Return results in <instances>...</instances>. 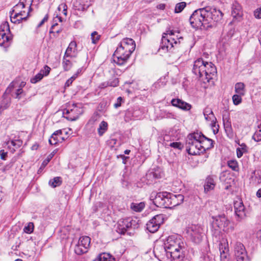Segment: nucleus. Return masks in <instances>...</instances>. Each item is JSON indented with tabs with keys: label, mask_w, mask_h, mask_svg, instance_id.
<instances>
[{
	"label": "nucleus",
	"mask_w": 261,
	"mask_h": 261,
	"mask_svg": "<svg viewBox=\"0 0 261 261\" xmlns=\"http://www.w3.org/2000/svg\"><path fill=\"white\" fill-rule=\"evenodd\" d=\"M185 252V243L176 236H169L164 245L156 244L153 248L155 256L161 261H180Z\"/></svg>",
	"instance_id": "f257e3e1"
},
{
	"label": "nucleus",
	"mask_w": 261,
	"mask_h": 261,
	"mask_svg": "<svg viewBox=\"0 0 261 261\" xmlns=\"http://www.w3.org/2000/svg\"><path fill=\"white\" fill-rule=\"evenodd\" d=\"M223 13L215 7H206L194 11L189 21L193 28L207 30L215 27L222 19Z\"/></svg>",
	"instance_id": "f03ea898"
},
{
	"label": "nucleus",
	"mask_w": 261,
	"mask_h": 261,
	"mask_svg": "<svg viewBox=\"0 0 261 261\" xmlns=\"http://www.w3.org/2000/svg\"><path fill=\"white\" fill-rule=\"evenodd\" d=\"M150 199L157 207L172 208L182 203L184 196L181 194H174L167 192H152Z\"/></svg>",
	"instance_id": "7ed1b4c3"
},
{
	"label": "nucleus",
	"mask_w": 261,
	"mask_h": 261,
	"mask_svg": "<svg viewBox=\"0 0 261 261\" xmlns=\"http://www.w3.org/2000/svg\"><path fill=\"white\" fill-rule=\"evenodd\" d=\"M193 73L204 83L209 82L217 73V69L212 62L204 61L202 58L196 60L193 65Z\"/></svg>",
	"instance_id": "20e7f679"
},
{
	"label": "nucleus",
	"mask_w": 261,
	"mask_h": 261,
	"mask_svg": "<svg viewBox=\"0 0 261 261\" xmlns=\"http://www.w3.org/2000/svg\"><path fill=\"white\" fill-rule=\"evenodd\" d=\"M199 132H194L188 135L186 141V149L189 154L198 155L201 153V146Z\"/></svg>",
	"instance_id": "39448f33"
},
{
	"label": "nucleus",
	"mask_w": 261,
	"mask_h": 261,
	"mask_svg": "<svg viewBox=\"0 0 261 261\" xmlns=\"http://www.w3.org/2000/svg\"><path fill=\"white\" fill-rule=\"evenodd\" d=\"M25 85L24 82H21L20 85L16 82H12L6 90V94L11 95L14 98L20 99L25 95V93L22 89V87Z\"/></svg>",
	"instance_id": "423d86ee"
},
{
	"label": "nucleus",
	"mask_w": 261,
	"mask_h": 261,
	"mask_svg": "<svg viewBox=\"0 0 261 261\" xmlns=\"http://www.w3.org/2000/svg\"><path fill=\"white\" fill-rule=\"evenodd\" d=\"M179 39L174 37H167L165 35H163L160 43L159 51L163 53L170 51L175 46L179 44Z\"/></svg>",
	"instance_id": "0eeeda50"
},
{
	"label": "nucleus",
	"mask_w": 261,
	"mask_h": 261,
	"mask_svg": "<svg viewBox=\"0 0 261 261\" xmlns=\"http://www.w3.org/2000/svg\"><path fill=\"white\" fill-rule=\"evenodd\" d=\"M138 224L136 220L127 218L119 220L117 223V231L120 234H124L130 228L134 229L138 227Z\"/></svg>",
	"instance_id": "6e6552de"
},
{
	"label": "nucleus",
	"mask_w": 261,
	"mask_h": 261,
	"mask_svg": "<svg viewBox=\"0 0 261 261\" xmlns=\"http://www.w3.org/2000/svg\"><path fill=\"white\" fill-rule=\"evenodd\" d=\"M234 256L237 261H249V258L245 246L240 242H237L233 246Z\"/></svg>",
	"instance_id": "1a4fd4ad"
},
{
	"label": "nucleus",
	"mask_w": 261,
	"mask_h": 261,
	"mask_svg": "<svg viewBox=\"0 0 261 261\" xmlns=\"http://www.w3.org/2000/svg\"><path fill=\"white\" fill-rule=\"evenodd\" d=\"M91 239L88 236H83L80 237L78 244L74 248L75 253L78 255H81L86 253L90 246Z\"/></svg>",
	"instance_id": "9d476101"
},
{
	"label": "nucleus",
	"mask_w": 261,
	"mask_h": 261,
	"mask_svg": "<svg viewBox=\"0 0 261 261\" xmlns=\"http://www.w3.org/2000/svg\"><path fill=\"white\" fill-rule=\"evenodd\" d=\"M213 221L212 225L215 229L218 228L220 230L225 231V228L228 226L230 221L224 214H220L212 217Z\"/></svg>",
	"instance_id": "9b49d317"
},
{
	"label": "nucleus",
	"mask_w": 261,
	"mask_h": 261,
	"mask_svg": "<svg viewBox=\"0 0 261 261\" xmlns=\"http://www.w3.org/2000/svg\"><path fill=\"white\" fill-rule=\"evenodd\" d=\"M188 232L196 243H199L202 240L203 230L200 225H192L188 228Z\"/></svg>",
	"instance_id": "f8f14e48"
},
{
	"label": "nucleus",
	"mask_w": 261,
	"mask_h": 261,
	"mask_svg": "<svg viewBox=\"0 0 261 261\" xmlns=\"http://www.w3.org/2000/svg\"><path fill=\"white\" fill-rule=\"evenodd\" d=\"M163 220L161 215L154 216L146 223V229L151 233L155 232L163 223Z\"/></svg>",
	"instance_id": "ddd939ff"
},
{
	"label": "nucleus",
	"mask_w": 261,
	"mask_h": 261,
	"mask_svg": "<svg viewBox=\"0 0 261 261\" xmlns=\"http://www.w3.org/2000/svg\"><path fill=\"white\" fill-rule=\"evenodd\" d=\"M234 208L236 216L238 217V220L243 219L245 216V208L241 199H239L234 202Z\"/></svg>",
	"instance_id": "4468645a"
},
{
	"label": "nucleus",
	"mask_w": 261,
	"mask_h": 261,
	"mask_svg": "<svg viewBox=\"0 0 261 261\" xmlns=\"http://www.w3.org/2000/svg\"><path fill=\"white\" fill-rule=\"evenodd\" d=\"M200 135V144L201 146V151L202 153L205 152L206 150H208L214 147V141L205 136L201 132H199Z\"/></svg>",
	"instance_id": "2eb2a0df"
},
{
	"label": "nucleus",
	"mask_w": 261,
	"mask_h": 261,
	"mask_svg": "<svg viewBox=\"0 0 261 261\" xmlns=\"http://www.w3.org/2000/svg\"><path fill=\"white\" fill-rule=\"evenodd\" d=\"M126 50V53L132 54L136 47V43L133 39L129 38H124L119 43Z\"/></svg>",
	"instance_id": "dca6fc26"
},
{
	"label": "nucleus",
	"mask_w": 261,
	"mask_h": 261,
	"mask_svg": "<svg viewBox=\"0 0 261 261\" xmlns=\"http://www.w3.org/2000/svg\"><path fill=\"white\" fill-rule=\"evenodd\" d=\"M12 38V35L11 34L9 35L6 33H0V46L5 48V50H7V48L11 45Z\"/></svg>",
	"instance_id": "f3484780"
},
{
	"label": "nucleus",
	"mask_w": 261,
	"mask_h": 261,
	"mask_svg": "<svg viewBox=\"0 0 261 261\" xmlns=\"http://www.w3.org/2000/svg\"><path fill=\"white\" fill-rule=\"evenodd\" d=\"M171 103L173 106L178 108L185 111H189L192 108V106L190 104L179 98L173 99L171 100Z\"/></svg>",
	"instance_id": "a211bd4d"
},
{
	"label": "nucleus",
	"mask_w": 261,
	"mask_h": 261,
	"mask_svg": "<svg viewBox=\"0 0 261 261\" xmlns=\"http://www.w3.org/2000/svg\"><path fill=\"white\" fill-rule=\"evenodd\" d=\"M11 102V97L8 94H6L5 91L2 96V100L0 102V113L8 109L10 106Z\"/></svg>",
	"instance_id": "6ab92c4d"
},
{
	"label": "nucleus",
	"mask_w": 261,
	"mask_h": 261,
	"mask_svg": "<svg viewBox=\"0 0 261 261\" xmlns=\"http://www.w3.org/2000/svg\"><path fill=\"white\" fill-rule=\"evenodd\" d=\"M114 62L119 65H122L126 63L129 57H125V54L114 52L113 54Z\"/></svg>",
	"instance_id": "aec40b11"
},
{
	"label": "nucleus",
	"mask_w": 261,
	"mask_h": 261,
	"mask_svg": "<svg viewBox=\"0 0 261 261\" xmlns=\"http://www.w3.org/2000/svg\"><path fill=\"white\" fill-rule=\"evenodd\" d=\"M231 15L234 18H240L243 15L242 7L237 2H234L232 4Z\"/></svg>",
	"instance_id": "412c9836"
},
{
	"label": "nucleus",
	"mask_w": 261,
	"mask_h": 261,
	"mask_svg": "<svg viewBox=\"0 0 261 261\" xmlns=\"http://www.w3.org/2000/svg\"><path fill=\"white\" fill-rule=\"evenodd\" d=\"M215 185L216 184L214 181L213 176L211 175L208 176L205 179V184L204 185L205 192L207 193L210 190L214 189Z\"/></svg>",
	"instance_id": "4be33fe9"
},
{
	"label": "nucleus",
	"mask_w": 261,
	"mask_h": 261,
	"mask_svg": "<svg viewBox=\"0 0 261 261\" xmlns=\"http://www.w3.org/2000/svg\"><path fill=\"white\" fill-rule=\"evenodd\" d=\"M223 125L227 136L230 139H232L234 137V133L231 126V122L229 119L226 120L223 119Z\"/></svg>",
	"instance_id": "5701e85b"
},
{
	"label": "nucleus",
	"mask_w": 261,
	"mask_h": 261,
	"mask_svg": "<svg viewBox=\"0 0 261 261\" xmlns=\"http://www.w3.org/2000/svg\"><path fill=\"white\" fill-rule=\"evenodd\" d=\"M34 0H20L18 4L14 6L15 9H23L25 6H29V10L28 13V16L29 14L30 11L32 10L31 6Z\"/></svg>",
	"instance_id": "b1692460"
},
{
	"label": "nucleus",
	"mask_w": 261,
	"mask_h": 261,
	"mask_svg": "<svg viewBox=\"0 0 261 261\" xmlns=\"http://www.w3.org/2000/svg\"><path fill=\"white\" fill-rule=\"evenodd\" d=\"M93 261H115V259L110 253H102L99 254Z\"/></svg>",
	"instance_id": "393cba45"
},
{
	"label": "nucleus",
	"mask_w": 261,
	"mask_h": 261,
	"mask_svg": "<svg viewBox=\"0 0 261 261\" xmlns=\"http://www.w3.org/2000/svg\"><path fill=\"white\" fill-rule=\"evenodd\" d=\"M74 108L71 109H65L63 112V115H66L70 113H73L74 114H79V117L80 115L83 113V110L77 106L76 104H73Z\"/></svg>",
	"instance_id": "a878e982"
},
{
	"label": "nucleus",
	"mask_w": 261,
	"mask_h": 261,
	"mask_svg": "<svg viewBox=\"0 0 261 261\" xmlns=\"http://www.w3.org/2000/svg\"><path fill=\"white\" fill-rule=\"evenodd\" d=\"M76 50V43L75 41H71L69 44L65 53V57H68L70 56L71 53L75 52Z\"/></svg>",
	"instance_id": "bb28decb"
},
{
	"label": "nucleus",
	"mask_w": 261,
	"mask_h": 261,
	"mask_svg": "<svg viewBox=\"0 0 261 261\" xmlns=\"http://www.w3.org/2000/svg\"><path fill=\"white\" fill-rule=\"evenodd\" d=\"M145 207V203L141 202L140 203L133 202L130 204V208L134 211L136 212H141Z\"/></svg>",
	"instance_id": "cd10ccee"
},
{
	"label": "nucleus",
	"mask_w": 261,
	"mask_h": 261,
	"mask_svg": "<svg viewBox=\"0 0 261 261\" xmlns=\"http://www.w3.org/2000/svg\"><path fill=\"white\" fill-rule=\"evenodd\" d=\"M80 6L78 8L79 10L84 11L91 5V0H80Z\"/></svg>",
	"instance_id": "c85d7f7f"
},
{
	"label": "nucleus",
	"mask_w": 261,
	"mask_h": 261,
	"mask_svg": "<svg viewBox=\"0 0 261 261\" xmlns=\"http://www.w3.org/2000/svg\"><path fill=\"white\" fill-rule=\"evenodd\" d=\"M108 124L106 121H102L99 125L98 128V134L99 136H102L108 130Z\"/></svg>",
	"instance_id": "c756f323"
},
{
	"label": "nucleus",
	"mask_w": 261,
	"mask_h": 261,
	"mask_svg": "<svg viewBox=\"0 0 261 261\" xmlns=\"http://www.w3.org/2000/svg\"><path fill=\"white\" fill-rule=\"evenodd\" d=\"M248 152V147L247 145L242 143L240 145V147H238L237 149V155L239 158H241L244 153H246Z\"/></svg>",
	"instance_id": "7c9ffc66"
},
{
	"label": "nucleus",
	"mask_w": 261,
	"mask_h": 261,
	"mask_svg": "<svg viewBox=\"0 0 261 261\" xmlns=\"http://www.w3.org/2000/svg\"><path fill=\"white\" fill-rule=\"evenodd\" d=\"M235 92L236 93L244 95L245 93V85L243 83H237L235 85Z\"/></svg>",
	"instance_id": "2f4dec72"
},
{
	"label": "nucleus",
	"mask_w": 261,
	"mask_h": 261,
	"mask_svg": "<svg viewBox=\"0 0 261 261\" xmlns=\"http://www.w3.org/2000/svg\"><path fill=\"white\" fill-rule=\"evenodd\" d=\"M48 184L53 188L59 186L62 184L61 178L60 177H56L53 179H50Z\"/></svg>",
	"instance_id": "473e14b6"
},
{
	"label": "nucleus",
	"mask_w": 261,
	"mask_h": 261,
	"mask_svg": "<svg viewBox=\"0 0 261 261\" xmlns=\"http://www.w3.org/2000/svg\"><path fill=\"white\" fill-rule=\"evenodd\" d=\"M57 152V149H55L53 151L47 156V158L43 161L40 168H44L47 164L50 162L51 159L54 156L56 153Z\"/></svg>",
	"instance_id": "72a5a7b5"
},
{
	"label": "nucleus",
	"mask_w": 261,
	"mask_h": 261,
	"mask_svg": "<svg viewBox=\"0 0 261 261\" xmlns=\"http://www.w3.org/2000/svg\"><path fill=\"white\" fill-rule=\"evenodd\" d=\"M20 14H21V13H16L13 16L11 15V22L14 23H19L23 20H26L27 19V17L25 16H24V17H20V19H17V17H18L20 15ZM11 15H12V13Z\"/></svg>",
	"instance_id": "f704fd0d"
},
{
	"label": "nucleus",
	"mask_w": 261,
	"mask_h": 261,
	"mask_svg": "<svg viewBox=\"0 0 261 261\" xmlns=\"http://www.w3.org/2000/svg\"><path fill=\"white\" fill-rule=\"evenodd\" d=\"M124 118L126 121H129V120L134 119L133 108H129L126 110Z\"/></svg>",
	"instance_id": "c9c22d12"
},
{
	"label": "nucleus",
	"mask_w": 261,
	"mask_h": 261,
	"mask_svg": "<svg viewBox=\"0 0 261 261\" xmlns=\"http://www.w3.org/2000/svg\"><path fill=\"white\" fill-rule=\"evenodd\" d=\"M165 146H170L172 148L178 149L179 150H181L183 148V145L179 142H170L169 143H165Z\"/></svg>",
	"instance_id": "e433bc0d"
},
{
	"label": "nucleus",
	"mask_w": 261,
	"mask_h": 261,
	"mask_svg": "<svg viewBox=\"0 0 261 261\" xmlns=\"http://www.w3.org/2000/svg\"><path fill=\"white\" fill-rule=\"evenodd\" d=\"M66 57L65 56H64L62 64L64 70L65 71H68L71 68L72 64L70 60L66 59Z\"/></svg>",
	"instance_id": "4c0bfd02"
},
{
	"label": "nucleus",
	"mask_w": 261,
	"mask_h": 261,
	"mask_svg": "<svg viewBox=\"0 0 261 261\" xmlns=\"http://www.w3.org/2000/svg\"><path fill=\"white\" fill-rule=\"evenodd\" d=\"M0 33H6L10 34V27L9 23L5 21L1 25Z\"/></svg>",
	"instance_id": "58836bf2"
},
{
	"label": "nucleus",
	"mask_w": 261,
	"mask_h": 261,
	"mask_svg": "<svg viewBox=\"0 0 261 261\" xmlns=\"http://www.w3.org/2000/svg\"><path fill=\"white\" fill-rule=\"evenodd\" d=\"M187 4L186 2H182L177 3L175 7L174 12L176 13L181 12L186 7Z\"/></svg>",
	"instance_id": "ea45409f"
},
{
	"label": "nucleus",
	"mask_w": 261,
	"mask_h": 261,
	"mask_svg": "<svg viewBox=\"0 0 261 261\" xmlns=\"http://www.w3.org/2000/svg\"><path fill=\"white\" fill-rule=\"evenodd\" d=\"M34 225L33 223L29 222L27 226H25L23 228V231L27 233L30 234L34 231Z\"/></svg>",
	"instance_id": "a19ab883"
},
{
	"label": "nucleus",
	"mask_w": 261,
	"mask_h": 261,
	"mask_svg": "<svg viewBox=\"0 0 261 261\" xmlns=\"http://www.w3.org/2000/svg\"><path fill=\"white\" fill-rule=\"evenodd\" d=\"M109 86L110 87H115L119 85V79L116 77H113L110 79L108 81Z\"/></svg>",
	"instance_id": "79ce46f5"
},
{
	"label": "nucleus",
	"mask_w": 261,
	"mask_h": 261,
	"mask_svg": "<svg viewBox=\"0 0 261 261\" xmlns=\"http://www.w3.org/2000/svg\"><path fill=\"white\" fill-rule=\"evenodd\" d=\"M228 166L233 171H237L238 169V164L236 161L230 160L227 162Z\"/></svg>",
	"instance_id": "37998d69"
},
{
	"label": "nucleus",
	"mask_w": 261,
	"mask_h": 261,
	"mask_svg": "<svg viewBox=\"0 0 261 261\" xmlns=\"http://www.w3.org/2000/svg\"><path fill=\"white\" fill-rule=\"evenodd\" d=\"M63 117L66 119L72 121L77 120L79 118V114H74L73 113L63 115Z\"/></svg>",
	"instance_id": "c03bdc74"
},
{
	"label": "nucleus",
	"mask_w": 261,
	"mask_h": 261,
	"mask_svg": "<svg viewBox=\"0 0 261 261\" xmlns=\"http://www.w3.org/2000/svg\"><path fill=\"white\" fill-rule=\"evenodd\" d=\"M242 96H243V95L237 93L232 96V100L234 105H238L241 103Z\"/></svg>",
	"instance_id": "a18cd8bd"
},
{
	"label": "nucleus",
	"mask_w": 261,
	"mask_h": 261,
	"mask_svg": "<svg viewBox=\"0 0 261 261\" xmlns=\"http://www.w3.org/2000/svg\"><path fill=\"white\" fill-rule=\"evenodd\" d=\"M115 52H117V53H121L124 54H125V57H130L132 54L126 53V50L120 44H119Z\"/></svg>",
	"instance_id": "49530a36"
},
{
	"label": "nucleus",
	"mask_w": 261,
	"mask_h": 261,
	"mask_svg": "<svg viewBox=\"0 0 261 261\" xmlns=\"http://www.w3.org/2000/svg\"><path fill=\"white\" fill-rule=\"evenodd\" d=\"M43 77L42 73H37L34 77L31 79V82L33 84H36V83L40 81Z\"/></svg>",
	"instance_id": "de8ad7c7"
},
{
	"label": "nucleus",
	"mask_w": 261,
	"mask_h": 261,
	"mask_svg": "<svg viewBox=\"0 0 261 261\" xmlns=\"http://www.w3.org/2000/svg\"><path fill=\"white\" fill-rule=\"evenodd\" d=\"M148 177H152L154 179H158L161 177V173L158 171H151L147 175Z\"/></svg>",
	"instance_id": "09e8293b"
},
{
	"label": "nucleus",
	"mask_w": 261,
	"mask_h": 261,
	"mask_svg": "<svg viewBox=\"0 0 261 261\" xmlns=\"http://www.w3.org/2000/svg\"><path fill=\"white\" fill-rule=\"evenodd\" d=\"M100 36L98 34L96 31L93 32L91 34V39L93 43H96L99 40Z\"/></svg>",
	"instance_id": "8fccbe9b"
},
{
	"label": "nucleus",
	"mask_w": 261,
	"mask_h": 261,
	"mask_svg": "<svg viewBox=\"0 0 261 261\" xmlns=\"http://www.w3.org/2000/svg\"><path fill=\"white\" fill-rule=\"evenodd\" d=\"M252 139L256 142L261 141V130H257L252 136Z\"/></svg>",
	"instance_id": "3c124183"
},
{
	"label": "nucleus",
	"mask_w": 261,
	"mask_h": 261,
	"mask_svg": "<svg viewBox=\"0 0 261 261\" xmlns=\"http://www.w3.org/2000/svg\"><path fill=\"white\" fill-rule=\"evenodd\" d=\"M142 116V112L137 108H134V117L135 119H140Z\"/></svg>",
	"instance_id": "603ef678"
},
{
	"label": "nucleus",
	"mask_w": 261,
	"mask_h": 261,
	"mask_svg": "<svg viewBox=\"0 0 261 261\" xmlns=\"http://www.w3.org/2000/svg\"><path fill=\"white\" fill-rule=\"evenodd\" d=\"M203 115L204 116L206 115L212 116L215 119V120H216V118L215 117L213 112L212 110L210 108H206L203 110Z\"/></svg>",
	"instance_id": "864d4df0"
},
{
	"label": "nucleus",
	"mask_w": 261,
	"mask_h": 261,
	"mask_svg": "<svg viewBox=\"0 0 261 261\" xmlns=\"http://www.w3.org/2000/svg\"><path fill=\"white\" fill-rule=\"evenodd\" d=\"M10 143L16 148L19 147L22 144V141L20 140H11Z\"/></svg>",
	"instance_id": "5fc2aeb1"
},
{
	"label": "nucleus",
	"mask_w": 261,
	"mask_h": 261,
	"mask_svg": "<svg viewBox=\"0 0 261 261\" xmlns=\"http://www.w3.org/2000/svg\"><path fill=\"white\" fill-rule=\"evenodd\" d=\"M50 70V68L48 66L45 65L44 66V68L40 71V72L42 73L43 76L47 75Z\"/></svg>",
	"instance_id": "6e6d98bb"
},
{
	"label": "nucleus",
	"mask_w": 261,
	"mask_h": 261,
	"mask_svg": "<svg viewBox=\"0 0 261 261\" xmlns=\"http://www.w3.org/2000/svg\"><path fill=\"white\" fill-rule=\"evenodd\" d=\"M58 25L57 23H55L53 24L51 27V29L49 31V33H56L57 34H59L62 32V29H59L58 30H55V27Z\"/></svg>",
	"instance_id": "4d7b16f0"
},
{
	"label": "nucleus",
	"mask_w": 261,
	"mask_h": 261,
	"mask_svg": "<svg viewBox=\"0 0 261 261\" xmlns=\"http://www.w3.org/2000/svg\"><path fill=\"white\" fill-rule=\"evenodd\" d=\"M122 102H123L122 98L120 96L118 97L116 102L114 104V107L116 109L118 108L121 106Z\"/></svg>",
	"instance_id": "13d9d810"
},
{
	"label": "nucleus",
	"mask_w": 261,
	"mask_h": 261,
	"mask_svg": "<svg viewBox=\"0 0 261 261\" xmlns=\"http://www.w3.org/2000/svg\"><path fill=\"white\" fill-rule=\"evenodd\" d=\"M219 250L220 254L223 253H228V249L226 247L225 245H223L222 243H220Z\"/></svg>",
	"instance_id": "bf43d9fd"
},
{
	"label": "nucleus",
	"mask_w": 261,
	"mask_h": 261,
	"mask_svg": "<svg viewBox=\"0 0 261 261\" xmlns=\"http://www.w3.org/2000/svg\"><path fill=\"white\" fill-rule=\"evenodd\" d=\"M49 143L51 145H56L58 143V139L56 137V136L51 135L50 138L49 139Z\"/></svg>",
	"instance_id": "052dcab7"
},
{
	"label": "nucleus",
	"mask_w": 261,
	"mask_h": 261,
	"mask_svg": "<svg viewBox=\"0 0 261 261\" xmlns=\"http://www.w3.org/2000/svg\"><path fill=\"white\" fill-rule=\"evenodd\" d=\"M76 78H77V77H76V76H75V75L73 74V75H72V76L70 79H69L66 81V83H65V86H66V87H69V86H70L72 84V83L73 81L74 80H75Z\"/></svg>",
	"instance_id": "680f3d73"
},
{
	"label": "nucleus",
	"mask_w": 261,
	"mask_h": 261,
	"mask_svg": "<svg viewBox=\"0 0 261 261\" xmlns=\"http://www.w3.org/2000/svg\"><path fill=\"white\" fill-rule=\"evenodd\" d=\"M99 117L97 114L94 115L89 120L88 123L91 124H94V123L97 121Z\"/></svg>",
	"instance_id": "e2e57ef3"
},
{
	"label": "nucleus",
	"mask_w": 261,
	"mask_h": 261,
	"mask_svg": "<svg viewBox=\"0 0 261 261\" xmlns=\"http://www.w3.org/2000/svg\"><path fill=\"white\" fill-rule=\"evenodd\" d=\"M175 115L172 113L169 112H166V111L164 112V118L173 119V118H175Z\"/></svg>",
	"instance_id": "0e129e2a"
},
{
	"label": "nucleus",
	"mask_w": 261,
	"mask_h": 261,
	"mask_svg": "<svg viewBox=\"0 0 261 261\" xmlns=\"http://www.w3.org/2000/svg\"><path fill=\"white\" fill-rule=\"evenodd\" d=\"M254 15L256 18H261V7L254 11Z\"/></svg>",
	"instance_id": "69168bd1"
},
{
	"label": "nucleus",
	"mask_w": 261,
	"mask_h": 261,
	"mask_svg": "<svg viewBox=\"0 0 261 261\" xmlns=\"http://www.w3.org/2000/svg\"><path fill=\"white\" fill-rule=\"evenodd\" d=\"M201 261H213V258L210 257L207 254H204L201 257Z\"/></svg>",
	"instance_id": "338daca9"
},
{
	"label": "nucleus",
	"mask_w": 261,
	"mask_h": 261,
	"mask_svg": "<svg viewBox=\"0 0 261 261\" xmlns=\"http://www.w3.org/2000/svg\"><path fill=\"white\" fill-rule=\"evenodd\" d=\"M228 253H223L220 254V260L221 261H228L227 258Z\"/></svg>",
	"instance_id": "774afa93"
}]
</instances>
